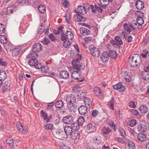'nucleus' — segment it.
Instances as JSON below:
<instances>
[{"instance_id":"nucleus-9","label":"nucleus","mask_w":149,"mask_h":149,"mask_svg":"<svg viewBox=\"0 0 149 149\" xmlns=\"http://www.w3.org/2000/svg\"><path fill=\"white\" fill-rule=\"evenodd\" d=\"M86 5H84V6H79L77 8V12L78 13L82 15H85L87 12V7Z\"/></svg>"},{"instance_id":"nucleus-32","label":"nucleus","mask_w":149,"mask_h":149,"mask_svg":"<svg viewBox=\"0 0 149 149\" xmlns=\"http://www.w3.org/2000/svg\"><path fill=\"white\" fill-rule=\"evenodd\" d=\"M10 84L8 81L6 82L3 84L2 86V91L3 92H4L6 90L10 88Z\"/></svg>"},{"instance_id":"nucleus-21","label":"nucleus","mask_w":149,"mask_h":149,"mask_svg":"<svg viewBox=\"0 0 149 149\" xmlns=\"http://www.w3.org/2000/svg\"><path fill=\"white\" fill-rule=\"evenodd\" d=\"M137 138L139 141L144 142L146 141V136L145 134L139 133L137 136Z\"/></svg>"},{"instance_id":"nucleus-57","label":"nucleus","mask_w":149,"mask_h":149,"mask_svg":"<svg viewBox=\"0 0 149 149\" xmlns=\"http://www.w3.org/2000/svg\"><path fill=\"white\" fill-rule=\"evenodd\" d=\"M111 43L112 45L115 47H119L120 45H119L115 40H112L111 41Z\"/></svg>"},{"instance_id":"nucleus-4","label":"nucleus","mask_w":149,"mask_h":149,"mask_svg":"<svg viewBox=\"0 0 149 149\" xmlns=\"http://www.w3.org/2000/svg\"><path fill=\"white\" fill-rule=\"evenodd\" d=\"M124 29L129 33H130L133 31H135L136 29H138V27H137L136 24H134L133 22L131 23L128 24L125 23L123 25Z\"/></svg>"},{"instance_id":"nucleus-55","label":"nucleus","mask_w":149,"mask_h":149,"mask_svg":"<svg viewBox=\"0 0 149 149\" xmlns=\"http://www.w3.org/2000/svg\"><path fill=\"white\" fill-rule=\"evenodd\" d=\"M65 17L67 22L69 24H70V16L69 13L66 14L65 15Z\"/></svg>"},{"instance_id":"nucleus-41","label":"nucleus","mask_w":149,"mask_h":149,"mask_svg":"<svg viewBox=\"0 0 149 149\" xmlns=\"http://www.w3.org/2000/svg\"><path fill=\"white\" fill-rule=\"evenodd\" d=\"M79 124L77 123H73L71 125V126L72 127V128H73V129L75 130H78L79 128Z\"/></svg>"},{"instance_id":"nucleus-36","label":"nucleus","mask_w":149,"mask_h":149,"mask_svg":"<svg viewBox=\"0 0 149 149\" xmlns=\"http://www.w3.org/2000/svg\"><path fill=\"white\" fill-rule=\"evenodd\" d=\"M142 77L144 80H147L149 79V72H143Z\"/></svg>"},{"instance_id":"nucleus-19","label":"nucleus","mask_w":149,"mask_h":149,"mask_svg":"<svg viewBox=\"0 0 149 149\" xmlns=\"http://www.w3.org/2000/svg\"><path fill=\"white\" fill-rule=\"evenodd\" d=\"M65 133L67 136L70 135L72 133V128L71 126H66L64 127Z\"/></svg>"},{"instance_id":"nucleus-33","label":"nucleus","mask_w":149,"mask_h":149,"mask_svg":"<svg viewBox=\"0 0 149 149\" xmlns=\"http://www.w3.org/2000/svg\"><path fill=\"white\" fill-rule=\"evenodd\" d=\"M67 36V38L68 40H72L73 37L72 33L70 31H67L65 33Z\"/></svg>"},{"instance_id":"nucleus-61","label":"nucleus","mask_w":149,"mask_h":149,"mask_svg":"<svg viewBox=\"0 0 149 149\" xmlns=\"http://www.w3.org/2000/svg\"><path fill=\"white\" fill-rule=\"evenodd\" d=\"M40 69H41L42 72L44 73L47 72V70L48 69V68L47 67L44 66L42 67V65Z\"/></svg>"},{"instance_id":"nucleus-20","label":"nucleus","mask_w":149,"mask_h":149,"mask_svg":"<svg viewBox=\"0 0 149 149\" xmlns=\"http://www.w3.org/2000/svg\"><path fill=\"white\" fill-rule=\"evenodd\" d=\"M59 76L61 79H68L69 77V74L68 72L63 70L60 72Z\"/></svg>"},{"instance_id":"nucleus-3","label":"nucleus","mask_w":149,"mask_h":149,"mask_svg":"<svg viewBox=\"0 0 149 149\" xmlns=\"http://www.w3.org/2000/svg\"><path fill=\"white\" fill-rule=\"evenodd\" d=\"M128 61L131 66L134 67H136L139 65L140 59V56H137V57L135 56H133L129 57Z\"/></svg>"},{"instance_id":"nucleus-56","label":"nucleus","mask_w":149,"mask_h":149,"mask_svg":"<svg viewBox=\"0 0 149 149\" xmlns=\"http://www.w3.org/2000/svg\"><path fill=\"white\" fill-rule=\"evenodd\" d=\"M136 121L135 119H132L129 122V125L131 127H133L136 125Z\"/></svg>"},{"instance_id":"nucleus-39","label":"nucleus","mask_w":149,"mask_h":149,"mask_svg":"<svg viewBox=\"0 0 149 149\" xmlns=\"http://www.w3.org/2000/svg\"><path fill=\"white\" fill-rule=\"evenodd\" d=\"M70 136L72 139H76L79 137V134L77 132H75V133H73L72 132Z\"/></svg>"},{"instance_id":"nucleus-7","label":"nucleus","mask_w":149,"mask_h":149,"mask_svg":"<svg viewBox=\"0 0 149 149\" xmlns=\"http://www.w3.org/2000/svg\"><path fill=\"white\" fill-rule=\"evenodd\" d=\"M80 74L79 72L78 71H73L71 75V77L74 79H77V81L79 82H80L84 81L85 80L84 78L82 79H80Z\"/></svg>"},{"instance_id":"nucleus-62","label":"nucleus","mask_w":149,"mask_h":149,"mask_svg":"<svg viewBox=\"0 0 149 149\" xmlns=\"http://www.w3.org/2000/svg\"><path fill=\"white\" fill-rule=\"evenodd\" d=\"M92 38L91 37H85L84 39V42L86 43H88L91 42Z\"/></svg>"},{"instance_id":"nucleus-16","label":"nucleus","mask_w":149,"mask_h":149,"mask_svg":"<svg viewBox=\"0 0 149 149\" xmlns=\"http://www.w3.org/2000/svg\"><path fill=\"white\" fill-rule=\"evenodd\" d=\"M80 31L81 33L84 36H87L91 33V31L89 29L84 27H80Z\"/></svg>"},{"instance_id":"nucleus-15","label":"nucleus","mask_w":149,"mask_h":149,"mask_svg":"<svg viewBox=\"0 0 149 149\" xmlns=\"http://www.w3.org/2000/svg\"><path fill=\"white\" fill-rule=\"evenodd\" d=\"M113 87L115 89L119 90V91L121 92L123 91L125 89L124 86L121 82H119L115 85Z\"/></svg>"},{"instance_id":"nucleus-2","label":"nucleus","mask_w":149,"mask_h":149,"mask_svg":"<svg viewBox=\"0 0 149 149\" xmlns=\"http://www.w3.org/2000/svg\"><path fill=\"white\" fill-rule=\"evenodd\" d=\"M72 64L73 68L78 71L83 70L85 68V64L80 63L79 61L77 58L73 59L72 61Z\"/></svg>"},{"instance_id":"nucleus-22","label":"nucleus","mask_w":149,"mask_h":149,"mask_svg":"<svg viewBox=\"0 0 149 149\" xmlns=\"http://www.w3.org/2000/svg\"><path fill=\"white\" fill-rule=\"evenodd\" d=\"M111 131V129L109 127L106 126L104 127L101 130V133L103 135H108Z\"/></svg>"},{"instance_id":"nucleus-14","label":"nucleus","mask_w":149,"mask_h":149,"mask_svg":"<svg viewBox=\"0 0 149 149\" xmlns=\"http://www.w3.org/2000/svg\"><path fill=\"white\" fill-rule=\"evenodd\" d=\"M55 135L56 138L59 139H63L65 138L63 131L60 130H58L56 132Z\"/></svg>"},{"instance_id":"nucleus-27","label":"nucleus","mask_w":149,"mask_h":149,"mask_svg":"<svg viewBox=\"0 0 149 149\" xmlns=\"http://www.w3.org/2000/svg\"><path fill=\"white\" fill-rule=\"evenodd\" d=\"M137 129L139 132H144L146 131L147 127L145 125L140 124L138 126Z\"/></svg>"},{"instance_id":"nucleus-18","label":"nucleus","mask_w":149,"mask_h":149,"mask_svg":"<svg viewBox=\"0 0 149 149\" xmlns=\"http://www.w3.org/2000/svg\"><path fill=\"white\" fill-rule=\"evenodd\" d=\"M74 19L75 21L78 22H84L86 20L85 17L79 14L74 15Z\"/></svg>"},{"instance_id":"nucleus-50","label":"nucleus","mask_w":149,"mask_h":149,"mask_svg":"<svg viewBox=\"0 0 149 149\" xmlns=\"http://www.w3.org/2000/svg\"><path fill=\"white\" fill-rule=\"evenodd\" d=\"M61 39L63 41H66L68 40L67 36L66 33H62L61 35Z\"/></svg>"},{"instance_id":"nucleus-1","label":"nucleus","mask_w":149,"mask_h":149,"mask_svg":"<svg viewBox=\"0 0 149 149\" xmlns=\"http://www.w3.org/2000/svg\"><path fill=\"white\" fill-rule=\"evenodd\" d=\"M37 56V53H31L27 55V58L30 59L28 62V64L30 66H34L36 69H38L41 67V64L38 63V60L36 59Z\"/></svg>"},{"instance_id":"nucleus-29","label":"nucleus","mask_w":149,"mask_h":149,"mask_svg":"<svg viewBox=\"0 0 149 149\" xmlns=\"http://www.w3.org/2000/svg\"><path fill=\"white\" fill-rule=\"evenodd\" d=\"M78 96L81 99H83L84 98H85L86 92L84 90H80L78 93Z\"/></svg>"},{"instance_id":"nucleus-53","label":"nucleus","mask_w":149,"mask_h":149,"mask_svg":"<svg viewBox=\"0 0 149 149\" xmlns=\"http://www.w3.org/2000/svg\"><path fill=\"white\" fill-rule=\"evenodd\" d=\"M62 4L65 8L68 7L69 5V1L66 0H63L62 2Z\"/></svg>"},{"instance_id":"nucleus-5","label":"nucleus","mask_w":149,"mask_h":149,"mask_svg":"<svg viewBox=\"0 0 149 149\" xmlns=\"http://www.w3.org/2000/svg\"><path fill=\"white\" fill-rule=\"evenodd\" d=\"M87 106H81L78 109L79 113L81 115H83L85 118H88L90 116L89 113L88 111Z\"/></svg>"},{"instance_id":"nucleus-10","label":"nucleus","mask_w":149,"mask_h":149,"mask_svg":"<svg viewBox=\"0 0 149 149\" xmlns=\"http://www.w3.org/2000/svg\"><path fill=\"white\" fill-rule=\"evenodd\" d=\"M63 120L64 123L66 124H71L74 123V119L71 116H67L63 118Z\"/></svg>"},{"instance_id":"nucleus-59","label":"nucleus","mask_w":149,"mask_h":149,"mask_svg":"<svg viewBox=\"0 0 149 149\" xmlns=\"http://www.w3.org/2000/svg\"><path fill=\"white\" fill-rule=\"evenodd\" d=\"M5 28L4 25L2 24H0V33H2L5 31Z\"/></svg>"},{"instance_id":"nucleus-28","label":"nucleus","mask_w":149,"mask_h":149,"mask_svg":"<svg viewBox=\"0 0 149 149\" xmlns=\"http://www.w3.org/2000/svg\"><path fill=\"white\" fill-rule=\"evenodd\" d=\"M108 54L109 57L111 58H115L117 56L116 52L113 50H110Z\"/></svg>"},{"instance_id":"nucleus-30","label":"nucleus","mask_w":149,"mask_h":149,"mask_svg":"<svg viewBox=\"0 0 149 149\" xmlns=\"http://www.w3.org/2000/svg\"><path fill=\"white\" fill-rule=\"evenodd\" d=\"M7 77L6 73L5 71L0 70V79L2 81L4 80Z\"/></svg>"},{"instance_id":"nucleus-11","label":"nucleus","mask_w":149,"mask_h":149,"mask_svg":"<svg viewBox=\"0 0 149 149\" xmlns=\"http://www.w3.org/2000/svg\"><path fill=\"white\" fill-rule=\"evenodd\" d=\"M134 24H136L137 27H138V29H140L142 28V25L144 23L143 19L141 17H138L136 19V21H133Z\"/></svg>"},{"instance_id":"nucleus-26","label":"nucleus","mask_w":149,"mask_h":149,"mask_svg":"<svg viewBox=\"0 0 149 149\" xmlns=\"http://www.w3.org/2000/svg\"><path fill=\"white\" fill-rule=\"evenodd\" d=\"M136 8L139 10H142L144 7V3L141 1H139L135 3Z\"/></svg>"},{"instance_id":"nucleus-51","label":"nucleus","mask_w":149,"mask_h":149,"mask_svg":"<svg viewBox=\"0 0 149 149\" xmlns=\"http://www.w3.org/2000/svg\"><path fill=\"white\" fill-rule=\"evenodd\" d=\"M7 65V63L4 59L0 58V65L5 67Z\"/></svg>"},{"instance_id":"nucleus-49","label":"nucleus","mask_w":149,"mask_h":149,"mask_svg":"<svg viewBox=\"0 0 149 149\" xmlns=\"http://www.w3.org/2000/svg\"><path fill=\"white\" fill-rule=\"evenodd\" d=\"M78 123L81 125L83 124L84 121V117L83 116H80L77 120Z\"/></svg>"},{"instance_id":"nucleus-23","label":"nucleus","mask_w":149,"mask_h":149,"mask_svg":"<svg viewBox=\"0 0 149 149\" xmlns=\"http://www.w3.org/2000/svg\"><path fill=\"white\" fill-rule=\"evenodd\" d=\"M68 107L69 110L71 112L76 111L77 107L75 103H70L68 104Z\"/></svg>"},{"instance_id":"nucleus-34","label":"nucleus","mask_w":149,"mask_h":149,"mask_svg":"<svg viewBox=\"0 0 149 149\" xmlns=\"http://www.w3.org/2000/svg\"><path fill=\"white\" fill-rule=\"evenodd\" d=\"M55 105L56 107L60 108L63 106V103L62 100H59L56 102Z\"/></svg>"},{"instance_id":"nucleus-52","label":"nucleus","mask_w":149,"mask_h":149,"mask_svg":"<svg viewBox=\"0 0 149 149\" xmlns=\"http://www.w3.org/2000/svg\"><path fill=\"white\" fill-rule=\"evenodd\" d=\"M94 91L95 93L97 95L98 94L101 93V91L99 87H95L94 88Z\"/></svg>"},{"instance_id":"nucleus-45","label":"nucleus","mask_w":149,"mask_h":149,"mask_svg":"<svg viewBox=\"0 0 149 149\" xmlns=\"http://www.w3.org/2000/svg\"><path fill=\"white\" fill-rule=\"evenodd\" d=\"M6 143L8 144L9 146H13V140L10 138L7 139L6 140Z\"/></svg>"},{"instance_id":"nucleus-58","label":"nucleus","mask_w":149,"mask_h":149,"mask_svg":"<svg viewBox=\"0 0 149 149\" xmlns=\"http://www.w3.org/2000/svg\"><path fill=\"white\" fill-rule=\"evenodd\" d=\"M111 123H109V125L111 126V128H113V130L114 131H115L116 130V129L115 128V123L113 120H111Z\"/></svg>"},{"instance_id":"nucleus-17","label":"nucleus","mask_w":149,"mask_h":149,"mask_svg":"<svg viewBox=\"0 0 149 149\" xmlns=\"http://www.w3.org/2000/svg\"><path fill=\"white\" fill-rule=\"evenodd\" d=\"M101 59L103 63H107L109 60V56L108 53L106 52L103 53L101 56Z\"/></svg>"},{"instance_id":"nucleus-47","label":"nucleus","mask_w":149,"mask_h":149,"mask_svg":"<svg viewBox=\"0 0 149 149\" xmlns=\"http://www.w3.org/2000/svg\"><path fill=\"white\" fill-rule=\"evenodd\" d=\"M45 29V26L44 24H41V25L39 26L38 28V32L41 33H42Z\"/></svg>"},{"instance_id":"nucleus-37","label":"nucleus","mask_w":149,"mask_h":149,"mask_svg":"<svg viewBox=\"0 0 149 149\" xmlns=\"http://www.w3.org/2000/svg\"><path fill=\"white\" fill-rule=\"evenodd\" d=\"M84 102L86 106L87 105L89 107H91V102L90 99L87 97H85L84 100Z\"/></svg>"},{"instance_id":"nucleus-31","label":"nucleus","mask_w":149,"mask_h":149,"mask_svg":"<svg viewBox=\"0 0 149 149\" xmlns=\"http://www.w3.org/2000/svg\"><path fill=\"white\" fill-rule=\"evenodd\" d=\"M140 111L141 113L143 114L145 113L148 111V107L145 105H142L140 107Z\"/></svg>"},{"instance_id":"nucleus-42","label":"nucleus","mask_w":149,"mask_h":149,"mask_svg":"<svg viewBox=\"0 0 149 149\" xmlns=\"http://www.w3.org/2000/svg\"><path fill=\"white\" fill-rule=\"evenodd\" d=\"M126 145L128 146L129 149H135V148L134 144L132 141L127 143Z\"/></svg>"},{"instance_id":"nucleus-24","label":"nucleus","mask_w":149,"mask_h":149,"mask_svg":"<svg viewBox=\"0 0 149 149\" xmlns=\"http://www.w3.org/2000/svg\"><path fill=\"white\" fill-rule=\"evenodd\" d=\"M12 53L13 55L14 56H17L20 54L22 52L20 48H15L12 49Z\"/></svg>"},{"instance_id":"nucleus-13","label":"nucleus","mask_w":149,"mask_h":149,"mask_svg":"<svg viewBox=\"0 0 149 149\" xmlns=\"http://www.w3.org/2000/svg\"><path fill=\"white\" fill-rule=\"evenodd\" d=\"M42 46L41 44L37 43L34 45L32 49L33 53H37V52L40 51L42 49Z\"/></svg>"},{"instance_id":"nucleus-54","label":"nucleus","mask_w":149,"mask_h":149,"mask_svg":"<svg viewBox=\"0 0 149 149\" xmlns=\"http://www.w3.org/2000/svg\"><path fill=\"white\" fill-rule=\"evenodd\" d=\"M63 45L65 48H67L69 47L70 46V43L69 41L68 40L64 41Z\"/></svg>"},{"instance_id":"nucleus-64","label":"nucleus","mask_w":149,"mask_h":149,"mask_svg":"<svg viewBox=\"0 0 149 149\" xmlns=\"http://www.w3.org/2000/svg\"><path fill=\"white\" fill-rule=\"evenodd\" d=\"M63 27L62 26L59 27L58 29L57 30L56 32V31H55V33L56 34H58L59 33H60L62 32L63 30Z\"/></svg>"},{"instance_id":"nucleus-60","label":"nucleus","mask_w":149,"mask_h":149,"mask_svg":"<svg viewBox=\"0 0 149 149\" xmlns=\"http://www.w3.org/2000/svg\"><path fill=\"white\" fill-rule=\"evenodd\" d=\"M148 52L146 50H144L143 51V53L141 54V56L143 58H145L147 57V55Z\"/></svg>"},{"instance_id":"nucleus-44","label":"nucleus","mask_w":149,"mask_h":149,"mask_svg":"<svg viewBox=\"0 0 149 149\" xmlns=\"http://www.w3.org/2000/svg\"><path fill=\"white\" fill-rule=\"evenodd\" d=\"M115 40L119 45H120L123 44V41L121 38L119 36H116L115 38Z\"/></svg>"},{"instance_id":"nucleus-43","label":"nucleus","mask_w":149,"mask_h":149,"mask_svg":"<svg viewBox=\"0 0 149 149\" xmlns=\"http://www.w3.org/2000/svg\"><path fill=\"white\" fill-rule=\"evenodd\" d=\"M38 10L40 13H45L46 9L42 5H40L39 6Z\"/></svg>"},{"instance_id":"nucleus-63","label":"nucleus","mask_w":149,"mask_h":149,"mask_svg":"<svg viewBox=\"0 0 149 149\" xmlns=\"http://www.w3.org/2000/svg\"><path fill=\"white\" fill-rule=\"evenodd\" d=\"M44 128L47 130H52L53 128V125L50 124H47L45 126Z\"/></svg>"},{"instance_id":"nucleus-8","label":"nucleus","mask_w":149,"mask_h":149,"mask_svg":"<svg viewBox=\"0 0 149 149\" xmlns=\"http://www.w3.org/2000/svg\"><path fill=\"white\" fill-rule=\"evenodd\" d=\"M16 125L18 131L22 134L26 133L27 132L26 129L23 127V125L19 122H17L16 123Z\"/></svg>"},{"instance_id":"nucleus-38","label":"nucleus","mask_w":149,"mask_h":149,"mask_svg":"<svg viewBox=\"0 0 149 149\" xmlns=\"http://www.w3.org/2000/svg\"><path fill=\"white\" fill-rule=\"evenodd\" d=\"M114 102V99L113 98H112L108 103V105L109 107L112 110H113Z\"/></svg>"},{"instance_id":"nucleus-12","label":"nucleus","mask_w":149,"mask_h":149,"mask_svg":"<svg viewBox=\"0 0 149 149\" xmlns=\"http://www.w3.org/2000/svg\"><path fill=\"white\" fill-rule=\"evenodd\" d=\"M66 100L68 104L70 103H75L76 98L74 95L71 94L67 96Z\"/></svg>"},{"instance_id":"nucleus-46","label":"nucleus","mask_w":149,"mask_h":149,"mask_svg":"<svg viewBox=\"0 0 149 149\" xmlns=\"http://www.w3.org/2000/svg\"><path fill=\"white\" fill-rule=\"evenodd\" d=\"M87 9L88 10H91L94 13H95L96 12V10L93 5H91L90 6H88V7H87Z\"/></svg>"},{"instance_id":"nucleus-40","label":"nucleus","mask_w":149,"mask_h":149,"mask_svg":"<svg viewBox=\"0 0 149 149\" xmlns=\"http://www.w3.org/2000/svg\"><path fill=\"white\" fill-rule=\"evenodd\" d=\"M0 42L4 45L5 43L7 42V38L5 36L1 35L0 36Z\"/></svg>"},{"instance_id":"nucleus-35","label":"nucleus","mask_w":149,"mask_h":149,"mask_svg":"<svg viewBox=\"0 0 149 149\" xmlns=\"http://www.w3.org/2000/svg\"><path fill=\"white\" fill-rule=\"evenodd\" d=\"M100 7L103 8L104 6H107L109 4L108 0H100Z\"/></svg>"},{"instance_id":"nucleus-6","label":"nucleus","mask_w":149,"mask_h":149,"mask_svg":"<svg viewBox=\"0 0 149 149\" xmlns=\"http://www.w3.org/2000/svg\"><path fill=\"white\" fill-rule=\"evenodd\" d=\"M89 50L91 54L95 57H98L100 54L99 49L93 46H91L89 47Z\"/></svg>"},{"instance_id":"nucleus-48","label":"nucleus","mask_w":149,"mask_h":149,"mask_svg":"<svg viewBox=\"0 0 149 149\" xmlns=\"http://www.w3.org/2000/svg\"><path fill=\"white\" fill-rule=\"evenodd\" d=\"M24 5H26L35 3V2L33 0H24Z\"/></svg>"},{"instance_id":"nucleus-25","label":"nucleus","mask_w":149,"mask_h":149,"mask_svg":"<svg viewBox=\"0 0 149 149\" xmlns=\"http://www.w3.org/2000/svg\"><path fill=\"white\" fill-rule=\"evenodd\" d=\"M3 46L4 48L7 52H10L13 49L12 44L9 42H6L4 44Z\"/></svg>"}]
</instances>
